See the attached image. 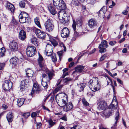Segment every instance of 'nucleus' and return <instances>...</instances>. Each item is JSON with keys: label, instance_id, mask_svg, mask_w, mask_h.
Instances as JSON below:
<instances>
[{"label": "nucleus", "instance_id": "obj_56", "mask_svg": "<svg viewBox=\"0 0 129 129\" xmlns=\"http://www.w3.org/2000/svg\"><path fill=\"white\" fill-rule=\"evenodd\" d=\"M116 43V42L114 41H111L109 42V44L112 46H113Z\"/></svg>", "mask_w": 129, "mask_h": 129}, {"label": "nucleus", "instance_id": "obj_59", "mask_svg": "<svg viewBox=\"0 0 129 129\" xmlns=\"http://www.w3.org/2000/svg\"><path fill=\"white\" fill-rule=\"evenodd\" d=\"M89 3L91 4H93L96 2V0H89Z\"/></svg>", "mask_w": 129, "mask_h": 129}, {"label": "nucleus", "instance_id": "obj_16", "mask_svg": "<svg viewBox=\"0 0 129 129\" xmlns=\"http://www.w3.org/2000/svg\"><path fill=\"white\" fill-rule=\"evenodd\" d=\"M9 47L11 51H16L18 49L17 43L14 41H12L10 43Z\"/></svg>", "mask_w": 129, "mask_h": 129}, {"label": "nucleus", "instance_id": "obj_47", "mask_svg": "<svg viewBox=\"0 0 129 129\" xmlns=\"http://www.w3.org/2000/svg\"><path fill=\"white\" fill-rule=\"evenodd\" d=\"M5 65V63L4 62H0V70H3Z\"/></svg>", "mask_w": 129, "mask_h": 129}, {"label": "nucleus", "instance_id": "obj_32", "mask_svg": "<svg viewBox=\"0 0 129 129\" xmlns=\"http://www.w3.org/2000/svg\"><path fill=\"white\" fill-rule=\"evenodd\" d=\"M28 14L24 12H22L19 16V18L24 17L28 18Z\"/></svg>", "mask_w": 129, "mask_h": 129}, {"label": "nucleus", "instance_id": "obj_29", "mask_svg": "<svg viewBox=\"0 0 129 129\" xmlns=\"http://www.w3.org/2000/svg\"><path fill=\"white\" fill-rule=\"evenodd\" d=\"M102 9H101L99 11L98 13V15L101 17H104L105 16V13L106 12V8L103 11L102 10Z\"/></svg>", "mask_w": 129, "mask_h": 129}, {"label": "nucleus", "instance_id": "obj_2", "mask_svg": "<svg viewBox=\"0 0 129 129\" xmlns=\"http://www.w3.org/2000/svg\"><path fill=\"white\" fill-rule=\"evenodd\" d=\"M93 78H94L95 80H93L92 79L90 80L88 83V85L91 90L95 92L100 89L101 86L98 81V78L94 77Z\"/></svg>", "mask_w": 129, "mask_h": 129}, {"label": "nucleus", "instance_id": "obj_63", "mask_svg": "<svg viewBox=\"0 0 129 129\" xmlns=\"http://www.w3.org/2000/svg\"><path fill=\"white\" fill-rule=\"evenodd\" d=\"M68 75V73L67 72L64 73H63V74L62 76V77L63 78H64L66 76Z\"/></svg>", "mask_w": 129, "mask_h": 129}, {"label": "nucleus", "instance_id": "obj_18", "mask_svg": "<svg viewBox=\"0 0 129 129\" xmlns=\"http://www.w3.org/2000/svg\"><path fill=\"white\" fill-rule=\"evenodd\" d=\"M84 66L79 65L76 67L75 68V71L73 72V73H75L76 72L80 73L83 72L84 70Z\"/></svg>", "mask_w": 129, "mask_h": 129}, {"label": "nucleus", "instance_id": "obj_28", "mask_svg": "<svg viewBox=\"0 0 129 129\" xmlns=\"http://www.w3.org/2000/svg\"><path fill=\"white\" fill-rule=\"evenodd\" d=\"M25 100L23 98H20L17 101L18 105L19 107L21 106L24 104Z\"/></svg>", "mask_w": 129, "mask_h": 129}, {"label": "nucleus", "instance_id": "obj_26", "mask_svg": "<svg viewBox=\"0 0 129 129\" xmlns=\"http://www.w3.org/2000/svg\"><path fill=\"white\" fill-rule=\"evenodd\" d=\"M108 46L107 45V42L105 40H104L101 42V43L100 44L99 48H101L104 47L107 48Z\"/></svg>", "mask_w": 129, "mask_h": 129}, {"label": "nucleus", "instance_id": "obj_42", "mask_svg": "<svg viewBox=\"0 0 129 129\" xmlns=\"http://www.w3.org/2000/svg\"><path fill=\"white\" fill-rule=\"evenodd\" d=\"M116 116L115 117V124H116L117 122V121L119 119V113L118 111H117L116 114Z\"/></svg>", "mask_w": 129, "mask_h": 129}, {"label": "nucleus", "instance_id": "obj_57", "mask_svg": "<svg viewBox=\"0 0 129 129\" xmlns=\"http://www.w3.org/2000/svg\"><path fill=\"white\" fill-rule=\"evenodd\" d=\"M54 95L53 94V95H52L50 100H49V101L51 102H52L54 100Z\"/></svg>", "mask_w": 129, "mask_h": 129}, {"label": "nucleus", "instance_id": "obj_52", "mask_svg": "<svg viewBox=\"0 0 129 129\" xmlns=\"http://www.w3.org/2000/svg\"><path fill=\"white\" fill-rule=\"evenodd\" d=\"M63 86V85H61L57 86V88H56L55 90V91H58L59 90H60Z\"/></svg>", "mask_w": 129, "mask_h": 129}, {"label": "nucleus", "instance_id": "obj_22", "mask_svg": "<svg viewBox=\"0 0 129 129\" xmlns=\"http://www.w3.org/2000/svg\"><path fill=\"white\" fill-rule=\"evenodd\" d=\"M48 8L49 11L52 15H55L56 13L55 8L51 4H49L48 6Z\"/></svg>", "mask_w": 129, "mask_h": 129}, {"label": "nucleus", "instance_id": "obj_50", "mask_svg": "<svg viewBox=\"0 0 129 129\" xmlns=\"http://www.w3.org/2000/svg\"><path fill=\"white\" fill-rule=\"evenodd\" d=\"M60 46L62 47V49H63V50L64 51H66V48L64 46V44L62 43H61L60 44Z\"/></svg>", "mask_w": 129, "mask_h": 129}, {"label": "nucleus", "instance_id": "obj_61", "mask_svg": "<svg viewBox=\"0 0 129 129\" xmlns=\"http://www.w3.org/2000/svg\"><path fill=\"white\" fill-rule=\"evenodd\" d=\"M127 52V49L126 48H124L122 50V52L123 53H126Z\"/></svg>", "mask_w": 129, "mask_h": 129}, {"label": "nucleus", "instance_id": "obj_64", "mask_svg": "<svg viewBox=\"0 0 129 129\" xmlns=\"http://www.w3.org/2000/svg\"><path fill=\"white\" fill-rule=\"evenodd\" d=\"M61 119L65 121H67V118L66 116H64L60 118Z\"/></svg>", "mask_w": 129, "mask_h": 129}, {"label": "nucleus", "instance_id": "obj_51", "mask_svg": "<svg viewBox=\"0 0 129 129\" xmlns=\"http://www.w3.org/2000/svg\"><path fill=\"white\" fill-rule=\"evenodd\" d=\"M82 102L83 103V104L85 106H88L89 105V104L87 102L85 99H83L82 100Z\"/></svg>", "mask_w": 129, "mask_h": 129}, {"label": "nucleus", "instance_id": "obj_7", "mask_svg": "<svg viewBox=\"0 0 129 129\" xmlns=\"http://www.w3.org/2000/svg\"><path fill=\"white\" fill-rule=\"evenodd\" d=\"M12 85V83L10 80H6L3 84V88L5 90H9L11 88Z\"/></svg>", "mask_w": 129, "mask_h": 129}, {"label": "nucleus", "instance_id": "obj_23", "mask_svg": "<svg viewBox=\"0 0 129 129\" xmlns=\"http://www.w3.org/2000/svg\"><path fill=\"white\" fill-rule=\"evenodd\" d=\"M26 75L28 77H32L34 74V72L33 70L28 69L27 71H26Z\"/></svg>", "mask_w": 129, "mask_h": 129}, {"label": "nucleus", "instance_id": "obj_58", "mask_svg": "<svg viewBox=\"0 0 129 129\" xmlns=\"http://www.w3.org/2000/svg\"><path fill=\"white\" fill-rule=\"evenodd\" d=\"M11 23L14 24L16 25L17 24V22L14 19L12 20L11 21Z\"/></svg>", "mask_w": 129, "mask_h": 129}, {"label": "nucleus", "instance_id": "obj_31", "mask_svg": "<svg viewBox=\"0 0 129 129\" xmlns=\"http://www.w3.org/2000/svg\"><path fill=\"white\" fill-rule=\"evenodd\" d=\"M35 22V24L38 27L40 28H41L40 22V19L38 17H36L34 19Z\"/></svg>", "mask_w": 129, "mask_h": 129}, {"label": "nucleus", "instance_id": "obj_55", "mask_svg": "<svg viewBox=\"0 0 129 129\" xmlns=\"http://www.w3.org/2000/svg\"><path fill=\"white\" fill-rule=\"evenodd\" d=\"M71 80V79L70 78H65L63 79V81L64 82H66L68 81H70Z\"/></svg>", "mask_w": 129, "mask_h": 129}, {"label": "nucleus", "instance_id": "obj_43", "mask_svg": "<svg viewBox=\"0 0 129 129\" xmlns=\"http://www.w3.org/2000/svg\"><path fill=\"white\" fill-rule=\"evenodd\" d=\"M63 50L57 52V54L59 57V60L60 61L62 59V55Z\"/></svg>", "mask_w": 129, "mask_h": 129}, {"label": "nucleus", "instance_id": "obj_35", "mask_svg": "<svg viewBox=\"0 0 129 129\" xmlns=\"http://www.w3.org/2000/svg\"><path fill=\"white\" fill-rule=\"evenodd\" d=\"M72 5L79 6H80V2L77 0H72L71 2Z\"/></svg>", "mask_w": 129, "mask_h": 129}, {"label": "nucleus", "instance_id": "obj_33", "mask_svg": "<svg viewBox=\"0 0 129 129\" xmlns=\"http://www.w3.org/2000/svg\"><path fill=\"white\" fill-rule=\"evenodd\" d=\"M7 4L8 9L10 10L11 12H13L15 9L14 6L10 3H8Z\"/></svg>", "mask_w": 129, "mask_h": 129}, {"label": "nucleus", "instance_id": "obj_20", "mask_svg": "<svg viewBox=\"0 0 129 129\" xmlns=\"http://www.w3.org/2000/svg\"><path fill=\"white\" fill-rule=\"evenodd\" d=\"M88 24L90 28H93L96 25V23L94 19H91L88 21Z\"/></svg>", "mask_w": 129, "mask_h": 129}, {"label": "nucleus", "instance_id": "obj_25", "mask_svg": "<svg viewBox=\"0 0 129 129\" xmlns=\"http://www.w3.org/2000/svg\"><path fill=\"white\" fill-rule=\"evenodd\" d=\"M39 89V85L37 84H34L33 86L32 90L33 91H32L31 92V94L32 95L34 92H37Z\"/></svg>", "mask_w": 129, "mask_h": 129}, {"label": "nucleus", "instance_id": "obj_11", "mask_svg": "<svg viewBox=\"0 0 129 129\" xmlns=\"http://www.w3.org/2000/svg\"><path fill=\"white\" fill-rule=\"evenodd\" d=\"M98 108L100 110H104L107 107V103L104 101H101L97 104Z\"/></svg>", "mask_w": 129, "mask_h": 129}, {"label": "nucleus", "instance_id": "obj_53", "mask_svg": "<svg viewBox=\"0 0 129 129\" xmlns=\"http://www.w3.org/2000/svg\"><path fill=\"white\" fill-rule=\"evenodd\" d=\"M106 56H107L105 54H104L101 57V58H100V61H102L103 60L106 58Z\"/></svg>", "mask_w": 129, "mask_h": 129}, {"label": "nucleus", "instance_id": "obj_45", "mask_svg": "<svg viewBox=\"0 0 129 129\" xmlns=\"http://www.w3.org/2000/svg\"><path fill=\"white\" fill-rule=\"evenodd\" d=\"M129 10V8L128 7H127L126 10H124L122 12V13L124 15H127Z\"/></svg>", "mask_w": 129, "mask_h": 129}, {"label": "nucleus", "instance_id": "obj_4", "mask_svg": "<svg viewBox=\"0 0 129 129\" xmlns=\"http://www.w3.org/2000/svg\"><path fill=\"white\" fill-rule=\"evenodd\" d=\"M44 71H46V73L48 74V76L45 74H43L42 76V80H43V79L44 80V79L45 80L46 79L48 82H49L52 79L53 76H54V74L52 72L49 71L48 69L47 71L45 70Z\"/></svg>", "mask_w": 129, "mask_h": 129}, {"label": "nucleus", "instance_id": "obj_40", "mask_svg": "<svg viewBox=\"0 0 129 129\" xmlns=\"http://www.w3.org/2000/svg\"><path fill=\"white\" fill-rule=\"evenodd\" d=\"M19 4L20 7L21 8H24L25 7V3L24 1H21Z\"/></svg>", "mask_w": 129, "mask_h": 129}, {"label": "nucleus", "instance_id": "obj_27", "mask_svg": "<svg viewBox=\"0 0 129 129\" xmlns=\"http://www.w3.org/2000/svg\"><path fill=\"white\" fill-rule=\"evenodd\" d=\"M114 112L113 110H110L109 111H106L104 113L105 116L106 117H109L111 116L113 114Z\"/></svg>", "mask_w": 129, "mask_h": 129}, {"label": "nucleus", "instance_id": "obj_5", "mask_svg": "<svg viewBox=\"0 0 129 129\" xmlns=\"http://www.w3.org/2000/svg\"><path fill=\"white\" fill-rule=\"evenodd\" d=\"M36 52V47L33 46H29L26 49V54L29 57L34 56Z\"/></svg>", "mask_w": 129, "mask_h": 129}, {"label": "nucleus", "instance_id": "obj_41", "mask_svg": "<svg viewBox=\"0 0 129 129\" xmlns=\"http://www.w3.org/2000/svg\"><path fill=\"white\" fill-rule=\"evenodd\" d=\"M27 18L24 17L19 18V21L21 23H24L27 20Z\"/></svg>", "mask_w": 129, "mask_h": 129}, {"label": "nucleus", "instance_id": "obj_21", "mask_svg": "<svg viewBox=\"0 0 129 129\" xmlns=\"http://www.w3.org/2000/svg\"><path fill=\"white\" fill-rule=\"evenodd\" d=\"M65 96V94L63 93L57 94L55 96V99L56 102L58 103V102H59Z\"/></svg>", "mask_w": 129, "mask_h": 129}, {"label": "nucleus", "instance_id": "obj_34", "mask_svg": "<svg viewBox=\"0 0 129 129\" xmlns=\"http://www.w3.org/2000/svg\"><path fill=\"white\" fill-rule=\"evenodd\" d=\"M30 41L32 43L36 46H38V42L36 37H34L31 39Z\"/></svg>", "mask_w": 129, "mask_h": 129}, {"label": "nucleus", "instance_id": "obj_12", "mask_svg": "<svg viewBox=\"0 0 129 129\" xmlns=\"http://www.w3.org/2000/svg\"><path fill=\"white\" fill-rule=\"evenodd\" d=\"M69 35V31L67 27L64 28L61 30V35L63 38L68 37Z\"/></svg>", "mask_w": 129, "mask_h": 129}, {"label": "nucleus", "instance_id": "obj_38", "mask_svg": "<svg viewBox=\"0 0 129 129\" xmlns=\"http://www.w3.org/2000/svg\"><path fill=\"white\" fill-rule=\"evenodd\" d=\"M50 41L53 45L54 46H55L57 45L58 43L55 39L52 38H51L50 39Z\"/></svg>", "mask_w": 129, "mask_h": 129}, {"label": "nucleus", "instance_id": "obj_60", "mask_svg": "<svg viewBox=\"0 0 129 129\" xmlns=\"http://www.w3.org/2000/svg\"><path fill=\"white\" fill-rule=\"evenodd\" d=\"M37 114L36 112H33L31 114V116L32 117H34L37 116Z\"/></svg>", "mask_w": 129, "mask_h": 129}, {"label": "nucleus", "instance_id": "obj_19", "mask_svg": "<svg viewBox=\"0 0 129 129\" xmlns=\"http://www.w3.org/2000/svg\"><path fill=\"white\" fill-rule=\"evenodd\" d=\"M26 37L25 32L23 30L20 31L19 35V38L22 40H24Z\"/></svg>", "mask_w": 129, "mask_h": 129}, {"label": "nucleus", "instance_id": "obj_48", "mask_svg": "<svg viewBox=\"0 0 129 129\" xmlns=\"http://www.w3.org/2000/svg\"><path fill=\"white\" fill-rule=\"evenodd\" d=\"M30 115V114L29 113H24L23 116L25 118H27Z\"/></svg>", "mask_w": 129, "mask_h": 129}, {"label": "nucleus", "instance_id": "obj_14", "mask_svg": "<svg viewBox=\"0 0 129 129\" xmlns=\"http://www.w3.org/2000/svg\"><path fill=\"white\" fill-rule=\"evenodd\" d=\"M68 100L66 96H64L63 98L59 102H58V104L61 107H63L68 103Z\"/></svg>", "mask_w": 129, "mask_h": 129}, {"label": "nucleus", "instance_id": "obj_17", "mask_svg": "<svg viewBox=\"0 0 129 129\" xmlns=\"http://www.w3.org/2000/svg\"><path fill=\"white\" fill-rule=\"evenodd\" d=\"M116 99L115 97L114 98L113 100L112 103L109 106V108L110 109H115L117 108L118 103L117 101L115 100Z\"/></svg>", "mask_w": 129, "mask_h": 129}, {"label": "nucleus", "instance_id": "obj_62", "mask_svg": "<svg viewBox=\"0 0 129 129\" xmlns=\"http://www.w3.org/2000/svg\"><path fill=\"white\" fill-rule=\"evenodd\" d=\"M117 81L121 84H123V82L119 79L117 78Z\"/></svg>", "mask_w": 129, "mask_h": 129}, {"label": "nucleus", "instance_id": "obj_37", "mask_svg": "<svg viewBox=\"0 0 129 129\" xmlns=\"http://www.w3.org/2000/svg\"><path fill=\"white\" fill-rule=\"evenodd\" d=\"M52 55V56L51 57V58L52 61L54 62H55L57 60L56 54L55 53H53Z\"/></svg>", "mask_w": 129, "mask_h": 129}, {"label": "nucleus", "instance_id": "obj_39", "mask_svg": "<svg viewBox=\"0 0 129 129\" xmlns=\"http://www.w3.org/2000/svg\"><path fill=\"white\" fill-rule=\"evenodd\" d=\"M41 84L45 89H46L48 87V83H47L46 82H44L43 81V80H42Z\"/></svg>", "mask_w": 129, "mask_h": 129}, {"label": "nucleus", "instance_id": "obj_3", "mask_svg": "<svg viewBox=\"0 0 129 129\" xmlns=\"http://www.w3.org/2000/svg\"><path fill=\"white\" fill-rule=\"evenodd\" d=\"M44 24L45 28L47 31L51 32L54 28L53 22L50 19H48L45 22Z\"/></svg>", "mask_w": 129, "mask_h": 129}, {"label": "nucleus", "instance_id": "obj_30", "mask_svg": "<svg viewBox=\"0 0 129 129\" xmlns=\"http://www.w3.org/2000/svg\"><path fill=\"white\" fill-rule=\"evenodd\" d=\"M18 60V58L16 57L12 58L10 60V62L11 64L15 65L17 63V62Z\"/></svg>", "mask_w": 129, "mask_h": 129}, {"label": "nucleus", "instance_id": "obj_9", "mask_svg": "<svg viewBox=\"0 0 129 129\" xmlns=\"http://www.w3.org/2000/svg\"><path fill=\"white\" fill-rule=\"evenodd\" d=\"M33 29L35 33L38 38L41 39H43L45 38V33L41 31L40 29L34 27L33 28Z\"/></svg>", "mask_w": 129, "mask_h": 129}, {"label": "nucleus", "instance_id": "obj_13", "mask_svg": "<svg viewBox=\"0 0 129 129\" xmlns=\"http://www.w3.org/2000/svg\"><path fill=\"white\" fill-rule=\"evenodd\" d=\"M29 81L28 79H25L22 81L20 83V90L21 91H23L24 90L25 85L28 83Z\"/></svg>", "mask_w": 129, "mask_h": 129}, {"label": "nucleus", "instance_id": "obj_6", "mask_svg": "<svg viewBox=\"0 0 129 129\" xmlns=\"http://www.w3.org/2000/svg\"><path fill=\"white\" fill-rule=\"evenodd\" d=\"M43 58L42 56L39 54V57L38 59V62L40 68V69L43 71L47 70V68L43 62Z\"/></svg>", "mask_w": 129, "mask_h": 129}, {"label": "nucleus", "instance_id": "obj_36", "mask_svg": "<svg viewBox=\"0 0 129 129\" xmlns=\"http://www.w3.org/2000/svg\"><path fill=\"white\" fill-rule=\"evenodd\" d=\"M6 52V50L4 47H3L0 49V57L4 56Z\"/></svg>", "mask_w": 129, "mask_h": 129}, {"label": "nucleus", "instance_id": "obj_46", "mask_svg": "<svg viewBox=\"0 0 129 129\" xmlns=\"http://www.w3.org/2000/svg\"><path fill=\"white\" fill-rule=\"evenodd\" d=\"M48 121L49 125L51 126L49 127V128L51 127L55 123L51 119L49 120Z\"/></svg>", "mask_w": 129, "mask_h": 129}, {"label": "nucleus", "instance_id": "obj_8", "mask_svg": "<svg viewBox=\"0 0 129 129\" xmlns=\"http://www.w3.org/2000/svg\"><path fill=\"white\" fill-rule=\"evenodd\" d=\"M53 47L50 44H47L46 46L44 54L48 56H50L53 53L52 52L53 51Z\"/></svg>", "mask_w": 129, "mask_h": 129}, {"label": "nucleus", "instance_id": "obj_24", "mask_svg": "<svg viewBox=\"0 0 129 129\" xmlns=\"http://www.w3.org/2000/svg\"><path fill=\"white\" fill-rule=\"evenodd\" d=\"M6 118L9 122H11L13 118V116L12 113L11 112L8 113L7 115Z\"/></svg>", "mask_w": 129, "mask_h": 129}, {"label": "nucleus", "instance_id": "obj_10", "mask_svg": "<svg viewBox=\"0 0 129 129\" xmlns=\"http://www.w3.org/2000/svg\"><path fill=\"white\" fill-rule=\"evenodd\" d=\"M76 22L77 24H76V22L74 20H73V23L72 25V27L74 31V37H76L78 35V33L76 31H75L76 29V24H77V25L80 26H81L82 24V20L80 19L77 20Z\"/></svg>", "mask_w": 129, "mask_h": 129}, {"label": "nucleus", "instance_id": "obj_54", "mask_svg": "<svg viewBox=\"0 0 129 129\" xmlns=\"http://www.w3.org/2000/svg\"><path fill=\"white\" fill-rule=\"evenodd\" d=\"M100 49L99 50V51L100 53H103L105 52L106 51V49L105 48H100Z\"/></svg>", "mask_w": 129, "mask_h": 129}, {"label": "nucleus", "instance_id": "obj_1", "mask_svg": "<svg viewBox=\"0 0 129 129\" xmlns=\"http://www.w3.org/2000/svg\"><path fill=\"white\" fill-rule=\"evenodd\" d=\"M53 4L54 6L61 10L58 13V17L61 22L64 24L66 25L69 21L65 11L63 10L66 9V5L63 0H53Z\"/></svg>", "mask_w": 129, "mask_h": 129}, {"label": "nucleus", "instance_id": "obj_44", "mask_svg": "<svg viewBox=\"0 0 129 129\" xmlns=\"http://www.w3.org/2000/svg\"><path fill=\"white\" fill-rule=\"evenodd\" d=\"M80 91H83L84 89V87H85L86 84L85 83H81L80 84Z\"/></svg>", "mask_w": 129, "mask_h": 129}, {"label": "nucleus", "instance_id": "obj_49", "mask_svg": "<svg viewBox=\"0 0 129 129\" xmlns=\"http://www.w3.org/2000/svg\"><path fill=\"white\" fill-rule=\"evenodd\" d=\"M107 78L108 80L110 82L111 85L112 87L113 90L114 91L115 90L114 86L112 84V83H113L112 80L109 77H107Z\"/></svg>", "mask_w": 129, "mask_h": 129}, {"label": "nucleus", "instance_id": "obj_15", "mask_svg": "<svg viewBox=\"0 0 129 129\" xmlns=\"http://www.w3.org/2000/svg\"><path fill=\"white\" fill-rule=\"evenodd\" d=\"M73 108V105L71 102H69L64 106L63 108V111L67 112L71 110Z\"/></svg>", "mask_w": 129, "mask_h": 129}]
</instances>
